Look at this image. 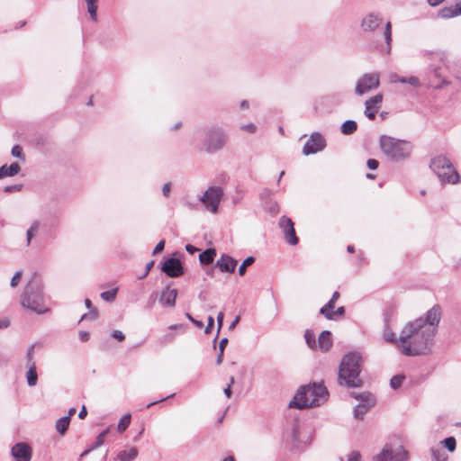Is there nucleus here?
<instances>
[{
  "label": "nucleus",
  "mask_w": 461,
  "mask_h": 461,
  "mask_svg": "<svg viewBox=\"0 0 461 461\" xmlns=\"http://www.w3.org/2000/svg\"><path fill=\"white\" fill-rule=\"evenodd\" d=\"M441 318L439 305L429 309L425 317L408 322L402 330L396 347L407 357L428 355L434 346V337Z\"/></svg>",
  "instance_id": "nucleus-1"
},
{
  "label": "nucleus",
  "mask_w": 461,
  "mask_h": 461,
  "mask_svg": "<svg viewBox=\"0 0 461 461\" xmlns=\"http://www.w3.org/2000/svg\"><path fill=\"white\" fill-rule=\"evenodd\" d=\"M328 398L329 392L323 383H309L299 387L288 406L298 410L319 407Z\"/></svg>",
  "instance_id": "nucleus-2"
},
{
  "label": "nucleus",
  "mask_w": 461,
  "mask_h": 461,
  "mask_svg": "<svg viewBox=\"0 0 461 461\" xmlns=\"http://www.w3.org/2000/svg\"><path fill=\"white\" fill-rule=\"evenodd\" d=\"M48 297L43 293L41 280L34 273L31 280L25 285L20 297L21 305L37 314H44L50 312Z\"/></svg>",
  "instance_id": "nucleus-3"
},
{
  "label": "nucleus",
  "mask_w": 461,
  "mask_h": 461,
  "mask_svg": "<svg viewBox=\"0 0 461 461\" xmlns=\"http://www.w3.org/2000/svg\"><path fill=\"white\" fill-rule=\"evenodd\" d=\"M363 359L357 352H348L340 362L338 372V382L340 385L348 388L362 386V380L359 378Z\"/></svg>",
  "instance_id": "nucleus-4"
},
{
  "label": "nucleus",
  "mask_w": 461,
  "mask_h": 461,
  "mask_svg": "<svg viewBox=\"0 0 461 461\" xmlns=\"http://www.w3.org/2000/svg\"><path fill=\"white\" fill-rule=\"evenodd\" d=\"M379 144L384 155L393 162L407 159L411 156L412 149L410 142L386 135L380 137Z\"/></svg>",
  "instance_id": "nucleus-5"
},
{
  "label": "nucleus",
  "mask_w": 461,
  "mask_h": 461,
  "mask_svg": "<svg viewBox=\"0 0 461 461\" xmlns=\"http://www.w3.org/2000/svg\"><path fill=\"white\" fill-rule=\"evenodd\" d=\"M228 141V133L222 126L212 123L204 128L203 145L206 152L216 153L223 149Z\"/></svg>",
  "instance_id": "nucleus-6"
},
{
  "label": "nucleus",
  "mask_w": 461,
  "mask_h": 461,
  "mask_svg": "<svg viewBox=\"0 0 461 461\" xmlns=\"http://www.w3.org/2000/svg\"><path fill=\"white\" fill-rule=\"evenodd\" d=\"M429 167L442 184L456 185L459 183L460 176L447 157L438 155L433 158Z\"/></svg>",
  "instance_id": "nucleus-7"
},
{
  "label": "nucleus",
  "mask_w": 461,
  "mask_h": 461,
  "mask_svg": "<svg viewBox=\"0 0 461 461\" xmlns=\"http://www.w3.org/2000/svg\"><path fill=\"white\" fill-rule=\"evenodd\" d=\"M222 196L223 189L221 186H210L199 198V201L212 213H216Z\"/></svg>",
  "instance_id": "nucleus-8"
},
{
  "label": "nucleus",
  "mask_w": 461,
  "mask_h": 461,
  "mask_svg": "<svg viewBox=\"0 0 461 461\" xmlns=\"http://www.w3.org/2000/svg\"><path fill=\"white\" fill-rule=\"evenodd\" d=\"M351 396L359 401V403L354 408V417L363 420L365 414L375 405V400L368 392L352 393Z\"/></svg>",
  "instance_id": "nucleus-9"
},
{
  "label": "nucleus",
  "mask_w": 461,
  "mask_h": 461,
  "mask_svg": "<svg viewBox=\"0 0 461 461\" xmlns=\"http://www.w3.org/2000/svg\"><path fill=\"white\" fill-rule=\"evenodd\" d=\"M379 86V74L378 73H367L363 75L357 82L355 87V93L357 95H363L364 94L375 90Z\"/></svg>",
  "instance_id": "nucleus-10"
},
{
  "label": "nucleus",
  "mask_w": 461,
  "mask_h": 461,
  "mask_svg": "<svg viewBox=\"0 0 461 461\" xmlns=\"http://www.w3.org/2000/svg\"><path fill=\"white\" fill-rule=\"evenodd\" d=\"M409 453L402 446L394 449L383 448L382 451L374 456V461H408Z\"/></svg>",
  "instance_id": "nucleus-11"
},
{
  "label": "nucleus",
  "mask_w": 461,
  "mask_h": 461,
  "mask_svg": "<svg viewBox=\"0 0 461 461\" xmlns=\"http://www.w3.org/2000/svg\"><path fill=\"white\" fill-rule=\"evenodd\" d=\"M326 147V140L320 132H313L303 148V153L305 156L316 154L323 150Z\"/></svg>",
  "instance_id": "nucleus-12"
},
{
  "label": "nucleus",
  "mask_w": 461,
  "mask_h": 461,
  "mask_svg": "<svg viewBox=\"0 0 461 461\" xmlns=\"http://www.w3.org/2000/svg\"><path fill=\"white\" fill-rule=\"evenodd\" d=\"M278 225L282 230L285 240L292 246L297 245L299 239L296 236L294 224L292 219L286 216H282L279 219Z\"/></svg>",
  "instance_id": "nucleus-13"
},
{
  "label": "nucleus",
  "mask_w": 461,
  "mask_h": 461,
  "mask_svg": "<svg viewBox=\"0 0 461 461\" xmlns=\"http://www.w3.org/2000/svg\"><path fill=\"white\" fill-rule=\"evenodd\" d=\"M161 271L169 277H178L184 274V267L181 261L176 258H169L166 259L162 266Z\"/></svg>",
  "instance_id": "nucleus-14"
},
{
  "label": "nucleus",
  "mask_w": 461,
  "mask_h": 461,
  "mask_svg": "<svg viewBox=\"0 0 461 461\" xmlns=\"http://www.w3.org/2000/svg\"><path fill=\"white\" fill-rule=\"evenodd\" d=\"M382 22L383 18L379 13H369L363 17L360 26L365 32H372L381 25Z\"/></svg>",
  "instance_id": "nucleus-15"
},
{
  "label": "nucleus",
  "mask_w": 461,
  "mask_h": 461,
  "mask_svg": "<svg viewBox=\"0 0 461 461\" xmlns=\"http://www.w3.org/2000/svg\"><path fill=\"white\" fill-rule=\"evenodd\" d=\"M32 453V447L25 442H18L11 449V454L16 461H30Z\"/></svg>",
  "instance_id": "nucleus-16"
},
{
  "label": "nucleus",
  "mask_w": 461,
  "mask_h": 461,
  "mask_svg": "<svg viewBox=\"0 0 461 461\" xmlns=\"http://www.w3.org/2000/svg\"><path fill=\"white\" fill-rule=\"evenodd\" d=\"M383 101V97L381 95H376L375 96H372L368 100L366 101L365 106V115L369 120H374L375 118L376 113L380 107V104Z\"/></svg>",
  "instance_id": "nucleus-17"
},
{
  "label": "nucleus",
  "mask_w": 461,
  "mask_h": 461,
  "mask_svg": "<svg viewBox=\"0 0 461 461\" xmlns=\"http://www.w3.org/2000/svg\"><path fill=\"white\" fill-rule=\"evenodd\" d=\"M238 261L234 259L232 257L222 254L221 258L218 259L215 263V267H218L221 272L223 273H233L236 267H237Z\"/></svg>",
  "instance_id": "nucleus-18"
},
{
  "label": "nucleus",
  "mask_w": 461,
  "mask_h": 461,
  "mask_svg": "<svg viewBox=\"0 0 461 461\" xmlns=\"http://www.w3.org/2000/svg\"><path fill=\"white\" fill-rule=\"evenodd\" d=\"M176 289H169L168 286H166L161 292L159 302L163 306L174 307L176 305Z\"/></svg>",
  "instance_id": "nucleus-19"
},
{
  "label": "nucleus",
  "mask_w": 461,
  "mask_h": 461,
  "mask_svg": "<svg viewBox=\"0 0 461 461\" xmlns=\"http://www.w3.org/2000/svg\"><path fill=\"white\" fill-rule=\"evenodd\" d=\"M339 297V292H334L330 301L320 309V314L323 315L328 320H335L336 317L333 309Z\"/></svg>",
  "instance_id": "nucleus-20"
},
{
  "label": "nucleus",
  "mask_w": 461,
  "mask_h": 461,
  "mask_svg": "<svg viewBox=\"0 0 461 461\" xmlns=\"http://www.w3.org/2000/svg\"><path fill=\"white\" fill-rule=\"evenodd\" d=\"M21 171V167L17 162H14L11 165H3L0 167V179L7 176H14Z\"/></svg>",
  "instance_id": "nucleus-21"
},
{
  "label": "nucleus",
  "mask_w": 461,
  "mask_h": 461,
  "mask_svg": "<svg viewBox=\"0 0 461 461\" xmlns=\"http://www.w3.org/2000/svg\"><path fill=\"white\" fill-rule=\"evenodd\" d=\"M318 344H319L320 348L323 352L328 351L332 346L330 331H329V330L321 331V334L319 335Z\"/></svg>",
  "instance_id": "nucleus-22"
},
{
  "label": "nucleus",
  "mask_w": 461,
  "mask_h": 461,
  "mask_svg": "<svg viewBox=\"0 0 461 461\" xmlns=\"http://www.w3.org/2000/svg\"><path fill=\"white\" fill-rule=\"evenodd\" d=\"M461 15V8L455 5L446 6L438 11V16L442 19H449Z\"/></svg>",
  "instance_id": "nucleus-23"
},
{
  "label": "nucleus",
  "mask_w": 461,
  "mask_h": 461,
  "mask_svg": "<svg viewBox=\"0 0 461 461\" xmlns=\"http://www.w3.org/2000/svg\"><path fill=\"white\" fill-rule=\"evenodd\" d=\"M137 447H132L129 450H122L118 453L115 459L118 461H133L138 456Z\"/></svg>",
  "instance_id": "nucleus-24"
},
{
  "label": "nucleus",
  "mask_w": 461,
  "mask_h": 461,
  "mask_svg": "<svg viewBox=\"0 0 461 461\" xmlns=\"http://www.w3.org/2000/svg\"><path fill=\"white\" fill-rule=\"evenodd\" d=\"M215 256L216 249L213 248H209L200 253L199 261L202 265H210L213 262Z\"/></svg>",
  "instance_id": "nucleus-25"
},
{
  "label": "nucleus",
  "mask_w": 461,
  "mask_h": 461,
  "mask_svg": "<svg viewBox=\"0 0 461 461\" xmlns=\"http://www.w3.org/2000/svg\"><path fill=\"white\" fill-rule=\"evenodd\" d=\"M29 366V369L26 373V381L29 386H34L36 385L38 382V374H37V368L36 364L32 363Z\"/></svg>",
  "instance_id": "nucleus-26"
},
{
  "label": "nucleus",
  "mask_w": 461,
  "mask_h": 461,
  "mask_svg": "<svg viewBox=\"0 0 461 461\" xmlns=\"http://www.w3.org/2000/svg\"><path fill=\"white\" fill-rule=\"evenodd\" d=\"M69 424H70L69 416H63L56 421L55 429L60 435L63 436L66 433V431L68 430Z\"/></svg>",
  "instance_id": "nucleus-27"
},
{
  "label": "nucleus",
  "mask_w": 461,
  "mask_h": 461,
  "mask_svg": "<svg viewBox=\"0 0 461 461\" xmlns=\"http://www.w3.org/2000/svg\"><path fill=\"white\" fill-rule=\"evenodd\" d=\"M340 129L344 135H350L357 131V123L353 120H347L342 123Z\"/></svg>",
  "instance_id": "nucleus-28"
},
{
  "label": "nucleus",
  "mask_w": 461,
  "mask_h": 461,
  "mask_svg": "<svg viewBox=\"0 0 461 461\" xmlns=\"http://www.w3.org/2000/svg\"><path fill=\"white\" fill-rule=\"evenodd\" d=\"M86 3L87 12L94 22L97 21V0H85Z\"/></svg>",
  "instance_id": "nucleus-29"
},
{
  "label": "nucleus",
  "mask_w": 461,
  "mask_h": 461,
  "mask_svg": "<svg viewBox=\"0 0 461 461\" xmlns=\"http://www.w3.org/2000/svg\"><path fill=\"white\" fill-rule=\"evenodd\" d=\"M384 37L386 43V52L389 54L391 52V43H392V24L390 22H387L384 30Z\"/></svg>",
  "instance_id": "nucleus-30"
},
{
  "label": "nucleus",
  "mask_w": 461,
  "mask_h": 461,
  "mask_svg": "<svg viewBox=\"0 0 461 461\" xmlns=\"http://www.w3.org/2000/svg\"><path fill=\"white\" fill-rule=\"evenodd\" d=\"M131 413L124 414L119 420L117 429L119 432L125 431L131 424Z\"/></svg>",
  "instance_id": "nucleus-31"
},
{
  "label": "nucleus",
  "mask_w": 461,
  "mask_h": 461,
  "mask_svg": "<svg viewBox=\"0 0 461 461\" xmlns=\"http://www.w3.org/2000/svg\"><path fill=\"white\" fill-rule=\"evenodd\" d=\"M110 428L104 429L99 435L96 437L95 441L91 445L92 449H96L101 447L104 442L105 436L109 433Z\"/></svg>",
  "instance_id": "nucleus-32"
},
{
  "label": "nucleus",
  "mask_w": 461,
  "mask_h": 461,
  "mask_svg": "<svg viewBox=\"0 0 461 461\" xmlns=\"http://www.w3.org/2000/svg\"><path fill=\"white\" fill-rule=\"evenodd\" d=\"M304 339L309 348H314L316 347V338L312 330H306L304 332Z\"/></svg>",
  "instance_id": "nucleus-33"
},
{
  "label": "nucleus",
  "mask_w": 461,
  "mask_h": 461,
  "mask_svg": "<svg viewBox=\"0 0 461 461\" xmlns=\"http://www.w3.org/2000/svg\"><path fill=\"white\" fill-rule=\"evenodd\" d=\"M118 288H113L101 293V298L105 302H113L116 298Z\"/></svg>",
  "instance_id": "nucleus-34"
},
{
  "label": "nucleus",
  "mask_w": 461,
  "mask_h": 461,
  "mask_svg": "<svg viewBox=\"0 0 461 461\" xmlns=\"http://www.w3.org/2000/svg\"><path fill=\"white\" fill-rule=\"evenodd\" d=\"M405 379V376L403 375H393L391 380H390V386L393 389V390H396L398 388H400L403 383Z\"/></svg>",
  "instance_id": "nucleus-35"
},
{
  "label": "nucleus",
  "mask_w": 461,
  "mask_h": 461,
  "mask_svg": "<svg viewBox=\"0 0 461 461\" xmlns=\"http://www.w3.org/2000/svg\"><path fill=\"white\" fill-rule=\"evenodd\" d=\"M254 262H255V258L252 257V256L248 257L247 258H245L243 260V262L241 263V265L240 266V267H239V275L240 276H244L246 274L247 267L249 266L252 265Z\"/></svg>",
  "instance_id": "nucleus-36"
},
{
  "label": "nucleus",
  "mask_w": 461,
  "mask_h": 461,
  "mask_svg": "<svg viewBox=\"0 0 461 461\" xmlns=\"http://www.w3.org/2000/svg\"><path fill=\"white\" fill-rule=\"evenodd\" d=\"M449 452H453L456 447V441L454 437L446 438L440 442Z\"/></svg>",
  "instance_id": "nucleus-37"
},
{
  "label": "nucleus",
  "mask_w": 461,
  "mask_h": 461,
  "mask_svg": "<svg viewBox=\"0 0 461 461\" xmlns=\"http://www.w3.org/2000/svg\"><path fill=\"white\" fill-rule=\"evenodd\" d=\"M39 225H40L39 221H36L28 229L27 233H26V235H27V245H30L32 237L38 231Z\"/></svg>",
  "instance_id": "nucleus-38"
},
{
  "label": "nucleus",
  "mask_w": 461,
  "mask_h": 461,
  "mask_svg": "<svg viewBox=\"0 0 461 461\" xmlns=\"http://www.w3.org/2000/svg\"><path fill=\"white\" fill-rule=\"evenodd\" d=\"M11 154L13 157L21 159L22 161L25 160V156L23 152V148L20 145H14L12 148Z\"/></svg>",
  "instance_id": "nucleus-39"
},
{
  "label": "nucleus",
  "mask_w": 461,
  "mask_h": 461,
  "mask_svg": "<svg viewBox=\"0 0 461 461\" xmlns=\"http://www.w3.org/2000/svg\"><path fill=\"white\" fill-rule=\"evenodd\" d=\"M384 339L387 342L393 343L396 345V342L398 340V338H396L395 334L392 330H384Z\"/></svg>",
  "instance_id": "nucleus-40"
},
{
  "label": "nucleus",
  "mask_w": 461,
  "mask_h": 461,
  "mask_svg": "<svg viewBox=\"0 0 461 461\" xmlns=\"http://www.w3.org/2000/svg\"><path fill=\"white\" fill-rule=\"evenodd\" d=\"M98 317V310L95 307L90 309L88 313L83 314L81 321L85 319L96 320Z\"/></svg>",
  "instance_id": "nucleus-41"
},
{
  "label": "nucleus",
  "mask_w": 461,
  "mask_h": 461,
  "mask_svg": "<svg viewBox=\"0 0 461 461\" xmlns=\"http://www.w3.org/2000/svg\"><path fill=\"white\" fill-rule=\"evenodd\" d=\"M223 320H224V313L222 312H220L217 315V324H218V331H217V334H219L220 332V330L221 329L222 325H223ZM218 338V335H216V337L214 338L213 339V347L215 348V342H216V339Z\"/></svg>",
  "instance_id": "nucleus-42"
},
{
  "label": "nucleus",
  "mask_w": 461,
  "mask_h": 461,
  "mask_svg": "<svg viewBox=\"0 0 461 461\" xmlns=\"http://www.w3.org/2000/svg\"><path fill=\"white\" fill-rule=\"evenodd\" d=\"M34 348H35V345L33 344V345L30 346V348L27 350V353H26L27 366H30L32 363H35L33 361Z\"/></svg>",
  "instance_id": "nucleus-43"
},
{
  "label": "nucleus",
  "mask_w": 461,
  "mask_h": 461,
  "mask_svg": "<svg viewBox=\"0 0 461 461\" xmlns=\"http://www.w3.org/2000/svg\"><path fill=\"white\" fill-rule=\"evenodd\" d=\"M22 189H23V185L17 184V185H6L4 188V192L5 193L20 192Z\"/></svg>",
  "instance_id": "nucleus-44"
},
{
  "label": "nucleus",
  "mask_w": 461,
  "mask_h": 461,
  "mask_svg": "<svg viewBox=\"0 0 461 461\" xmlns=\"http://www.w3.org/2000/svg\"><path fill=\"white\" fill-rule=\"evenodd\" d=\"M23 272L21 270L17 271L14 276L11 279L10 285L11 287H15L18 285L21 277H22Z\"/></svg>",
  "instance_id": "nucleus-45"
},
{
  "label": "nucleus",
  "mask_w": 461,
  "mask_h": 461,
  "mask_svg": "<svg viewBox=\"0 0 461 461\" xmlns=\"http://www.w3.org/2000/svg\"><path fill=\"white\" fill-rule=\"evenodd\" d=\"M405 84H409L412 86H420V79L417 77H414V76H411L409 77H405Z\"/></svg>",
  "instance_id": "nucleus-46"
},
{
  "label": "nucleus",
  "mask_w": 461,
  "mask_h": 461,
  "mask_svg": "<svg viewBox=\"0 0 461 461\" xmlns=\"http://www.w3.org/2000/svg\"><path fill=\"white\" fill-rule=\"evenodd\" d=\"M242 131H248L249 133H255L257 131V126L254 123L244 124L240 127Z\"/></svg>",
  "instance_id": "nucleus-47"
},
{
  "label": "nucleus",
  "mask_w": 461,
  "mask_h": 461,
  "mask_svg": "<svg viewBox=\"0 0 461 461\" xmlns=\"http://www.w3.org/2000/svg\"><path fill=\"white\" fill-rule=\"evenodd\" d=\"M299 428H298V425L297 424H294L293 425V428H292V440L293 442L296 443L299 441Z\"/></svg>",
  "instance_id": "nucleus-48"
},
{
  "label": "nucleus",
  "mask_w": 461,
  "mask_h": 461,
  "mask_svg": "<svg viewBox=\"0 0 461 461\" xmlns=\"http://www.w3.org/2000/svg\"><path fill=\"white\" fill-rule=\"evenodd\" d=\"M390 81L392 83L399 82V83H402V84H405V77H400L396 73H393V74L390 75Z\"/></svg>",
  "instance_id": "nucleus-49"
},
{
  "label": "nucleus",
  "mask_w": 461,
  "mask_h": 461,
  "mask_svg": "<svg viewBox=\"0 0 461 461\" xmlns=\"http://www.w3.org/2000/svg\"><path fill=\"white\" fill-rule=\"evenodd\" d=\"M213 326H214V319H213V317L209 316L208 317V323H207V325H206V327L204 329V332L206 334L211 333L212 329H213Z\"/></svg>",
  "instance_id": "nucleus-50"
},
{
  "label": "nucleus",
  "mask_w": 461,
  "mask_h": 461,
  "mask_svg": "<svg viewBox=\"0 0 461 461\" xmlns=\"http://www.w3.org/2000/svg\"><path fill=\"white\" fill-rule=\"evenodd\" d=\"M153 266H154V260H150L149 262H148L146 264L144 273L139 278L143 279L144 277H146L149 275L151 268L153 267Z\"/></svg>",
  "instance_id": "nucleus-51"
},
{
  "label": "nucleus",
  "mask_w": 461,
  "mask_h": 461,
  "mask_svg": "<svg viewBox=\"0 0 461 461\" xmlns=\"http://www.w3.org/2000/svg\"><path fill=\"white\" fill-rule=\"evenodd\" d=\"M366 166L369 169L371 170H375L379 166V162L375 159V158H369L367 161H366Z\"/></svg>",
  "instance_id": "nucleus-52"
},
{
  "label": "nucleus",
  "mask_w": 461,
  "mask_h": 461,
  "mask_svg": "<svg viewBox=\"0 0 461 461\" xmlns=\"http://www.w3.org/2000/svg\"><path fill=\"white\" fill-rule=\"evenodd\" d=\"M361 456L357 451H352L348 455L347 461H360Z\"/></svg>",
  "instance_id": "nucleus-53"
},
{
  "label": "nucleus",
  "mask_w": 461,
  "mask_h": 461,
  "mask_svg": "<svg viewBox=\"0 0 461 461\" xmlns=\"http://www.w3.org/2000/svg\"><path fill=\"white\" fill-rule=\"evenodd\" d=\"M185 317L193 322L196 327L202 328L203 326V321L195 320L190 313L186 312Z\"/></svg>",
  "instance_id": "nucleus-54"
},
{
  "label": "nucleus",
  "mask_w": 461,
  "mask_h": 461,
  "mask_svg": "<svg viewBox=\"0 0 461 461\" xmlns=\"http://www.w3.org/2000/svg\"><path fill=\"white\" fill-rule=\"evenodd\" d=\"M170 192H171V184L170 183L164 184L162 186V194L165 197H168L170 194Z\"/></svg>",
  "instance_id": "nucleus-55"
},
{
  "label": "nucleus",
  "mask_w": 461,
  "mask_h": 461,
  "mask_svg": "<svg viewBox=\"0 0 461 461\" xmlns=\"http://www.w3.org/2000/svg\"><path fill=\"white\" fill-rule=\"evenodd\" d=\"M165 248V240H161L154 248L153 254H158L160 253Z\"/></svg>",
  "instance_id": "nucleus-56"
},
{
  "label": "nucleus",
  "mask_w": 461,
  "mask_h": 461,
  "mask_svg": "<svg viewBox=\"0 0 461 461\" xmlns=\"http://www.w3.org/2000/svg\"><path fill=\"white\" fill-rule=\"evenodd\" d=\"M112 337L119 341H123L125 339L124 334L121 330H113L112 333Z\"/></svg>",
  "instance_id": "nucleus-57"
},
{
  "label": "nucleus",
  "mask_w": 461,
  "mask_h": 461,
  "mask_svg": "<svg viewBox=\"0 0 461 461\" xmlns=\"http://www.w3.org/2000/svg\"><path fill=\"white\" fill-rule=\"evenodd\" d=\"M173 339H174L173 334H167L159 339L161 343H169V342L173 341Z\"/></svg>",
  "instance_id": "nucleus-58"
},
{
  "label": "nucleus",
  "mask_w": 461,
  "mask_h": 461,
  "mask_svg": "<svg viewBox=\"0 0 461 461\" xmlns=\"http://www.w3.org/2000/svg\"><path fill=\"white\" fill-rule=\"evenodd\" d=\"M227 344H228V339L222 338L219 343V350L221 352H224Z\"/></svg>",
  "instance_id": "nucleus-59"
},
{
  "label": "nucleus",
  "mask_w": 461,
  "mask_h": 461,
  "mask_svg": "<svg viewBox=\"0 0 461 461\" xmlns=\"http://www.w3.org/2000/svg\"><path fill=\"white\" fill-rule=\"evenodd\" d=\"M78 335H79L80 340L84 341V342L87 341L90 337L89 333L87 331H84V330L79 331Z\"/></svg>",
  "instance_id": "nucleus-60"
},
{
  "label": "nucleus",
  "mask_w": 461,
  "mask_h": 461,
  "mask_svg": "<svg viewBox=\"0 0 461 461\" xmlns=\"http://www.w3.org/2000/svg\"><path fill=\"white\" fill-rule=\"evenodd\" d=\"M185 250H186L188 253H190V254H192V255H193V254H194L196 251H198L199 249H198L196 247H194V246H193V245H191V244H187V245L185 246Z\"/></svg>",
  "instance_id": "nucleus-61"
},
{
  "label": "nucleus",
  "mask_w": 461,
  "mask_h": 461,
  "mask_svg": "<svg viewBox=\"0 0 461 461\" xmlns=\"http://www.w3.org/2000/svg\"><path fill=\"white\" fill-rule=\"evenodd\" d=\"M94 449H92V446H89L86 450H84L80 456H79V458H78V461H81L82 458L86 456H87L90 452H92Z\"/></svg>",
  "instance_id": "nucleus-62"
},
{
  "label": "nucleus",
  "mask_w": 461,
  "mask_h": 461,
  "mask_svg": "<svg viewBox=\"0 0 461 461\" xmlns=\"http://www.w3.org/2000/svg\"><path fill=\"white\" fill-rule=\"evenodd\" d=\"M9 325H10V321L8 319L5 318V319L0 320V329H5V328L9 327Z\"/></svg>",
  "instance_id": "nucleus-63"
},
{
  "label": "nucleus",
  "mask_w": 461,
  "mask_h": 461,
  "mask_svg": "<svg viewBox=\"0 0 461 461\" xmlns=\"http://www.w3.org/2000/svg\"><path fill=\"white\" fill-rule=\"evenodd\" d=\"M269 211L272 214H276L279 211V206L276 203H273L270 208H269Z\"/></svg>",
  "instance_id": "nucleus-64"
}]
</instances>
